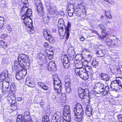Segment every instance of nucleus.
I'll use <instances>...</instances> for the list:
<instances>
[{"instance_id": "nucleus-3", "label": "nucleus", "mask_w": 122, "mask_h": 122, "mask_svg": "<svg viewBox=\"0 0 122 122\" xmlns=\"http://www.w3.org/2000/svg\"><path fill=\"white\" fill-rule=\"evenodd\" d=\"M64 23L63 19L62 18H60L58 20V31L59 34L61 38H63L66 35L65 33V31L64 32V27L65 26Z\"/></svg>"}, {"instance_id": "nucleus-48", "label": "nucleus", "mask_w": 122, "mask_h": 122, "mask_svg": "<svg viewBox=\"0 0 122 122\" xmlns=\"http://www.w3.org/2000/svg\"><path fill=\"white\" fill-rule=\"evenodd\" d=\"M109 87L108 86H106L105 87H104V92H105L106 93H108V91L109 90Z\"/></svg>"}, {"instance_id": "nucleus-2", "label": "nucleus", "mask_w": 122, "mask_h": 122, "mask_svg": "<svg viewBox=\"0 0 122 122\" xmlns=\"http://www.w3.org/2000/svg\"><path fill=\"white\" fill-rule=\"evenodd\" d=\"M73 112L75 114V120L78 122H80L82 119L83 111L80 104H76V106L74 108Z\"/></svg>"}, {"instance_id": "nucleus-49", "label": "nucleus", "mask_w": 122, "mask_h": 122, "mask_svg": "<svg viewBox=\"0 0 122 122\" xmlns=\"http://www.w3.org/2000/svg\"><path fill=\"white\" fill-rule=\"evenodd\" d=\"M8 62V61L5 58H3L2 59L1 62L2 63V64L4 65L7 64Z\"/></svg>"}, {"instance_id": "nucleus-36", "label": "nucleus", "mask_w": 122, "mask_h": 122, "mask_svg": "<svg viewBox=\"0 0 122 122\" xmlns=\"http://www.w3.org/2000/svg\"><path fill=\"white\" fill-rule=\"evenodd\" d=\"M78 8H81V11L82 12V13L83 14V15L84 16V18H85L86 16V9H85V7L84 6H82L81 7H79H79H78ZM83 18V17H82Z\"/></svg>"}, {"instance_id": "nucleus-52", "label": "nucleus", "mask_w": 122, "mask_h": 122, "mask_svg": "<svg viewBox=\"0 0 122 122\" xmlns=\"http://www.w3.org/2000/svg\"><path fill=\"white\" fill-rule=\"evenodd\" d=\"M118 121L120 122H122V114H120L117 116Z\"/></svg>"}, {"instance_id": "nucleus-22", "label": "nucleus", "mask_w": 122, "mask_h": 122, "mask_svg": "<svg viewBox=\"0 0 122 122\" xmlns=\"http://www.w3.org/2000/svg\"><path fill=\"white\" fill-rule=\"evenodd\" d=\"M8 72L6 70L1 73L0 74V82H2L7 77Z\"/></svg>"}, {"instance_id": "nucleus-56", "label": "nucleus", "mask_w": 122, "mask_h": 122, "mask_svg": "<svg viewBox=\"0 0 122 122\" xmlns=\"http://www.w3.org/2000/svg\"><path fill=\"white\" fill-rule=\"evenodd\" d=\"M85 66L86 67L84 69L86 70L87 71V70L88 69H91V67L90 66H89L87 65V64H85V66Z\"/></svg>"}, {"instance_id": "nucleus-47", "label": "nucleus", "mask_w": 122, "mask_h": 122, "mask_svg": "<svg viewBox=\"0 0 122 122\" xmlns=\"http://www.w3.org/2000/svg\"><path fill=\"white\" fill-rule=\"evenodd\" d=\"M105 15L107 18L111 19L112 18V16L109 11H107L106 12Z\"/></svg>"}, {"instance_id": "nucleus-34", "label": "nucleus", "mask_w": 122, "mask_h": 122, "mask_svg": "<svg viewBox=\"0 0 122 122\" xmlns=\"http://www.w3.org/2000/svg\"><path fill=\"white\" fill-rule=\"evenodd\" d=\"M63 116V120H66L67 121L70 122L71 117L70 113L68 114H66L64 115Z\"/></svg>"}, {"instance_id": "nucleus-51", "label": "nucleus", "mask_w": 122, "mask_h": 122, "mask_svg": "<svg viewBox=\"0 0 122 122\" xmlns=\"http://www.w3.org/2000/svg\"><path fill=\"white\" fill-rule=\"evenodd\" d=\"M45 53L47 55H50V54H53V52L52 51H51L49 50H46L45 51Z\"/></svg>"}, {"instance_id": "nucleus-37", "label": "nucleus", "mask_w": 122, "mask_h": 122, "mask_svg": "<svg viewBox=\"0 0 122 122\" xmlns=\"http://www.w3.org/2000/svg\"><path fill=\"white\" fill-rule=\"evenodd\" d=\"M98 26L102 30L101 31V33H105L106 29L104 26L103 25L101 24H100L98 25Z\"/></svg>"}, {"instance_id": "nucleus-24", "label": "nucleus", "mask_w": 122, "mask_h": 122, "mask_svg": "<svg viewBox=\"0 0 122 122\" xmlns=\"http://www.w3.org/2000/svg\"><path fill=\"white\" fill-rule=\"evenodd\" d=\"M70 81L69 79L68 80L66 79L65 80L66 82V92L68 93H70L71 92V89L70 86Z\"/></svg>"}, {"instance_id": "nucleus-29", "label": "nucleus", "mask_w": 122, "mask_h": 122, "mask_svg": "<svg viewBox=\"0 0 122 122\" xmlns=\"http://www.w3.org/2000/svg\"><path fill=\"white\" fill-rule=\"evenodd\" d=\"M39 86L42 88L44 90H47L48 89V87L46 84L41 82H39L38 83Z\"/></svg>"}, {"instance_id": "nucleus-21", "label": "nucleus", "mask_w": 122, "mask_h": 122, "mask_svg": "<svg viewBox=\"0 0 122 122\" xmlns=\"http://www.w3.org/2000/svg\"><path fill=\"white\" fill-rule=\"evenodd\" d=\"M37 6V12L38 14L41 17L43 16L44 14V10L42 4L41 5H36Z\"/></svg>"}, {"instance_id": "nucleus-35", "label": "nucleus", "mask_w": 122, "mask_h": 122, "mask_svg": "<svg viewBox=\"0 0 122 122\" xmlns=\"http://www.w3.org/2000/svg\"><path fill=\"white\" fill-rule=\"evenodd\" d=\"M10 109L12 110V111H16L17 109V103L16 102L15 103L11 104Z\"/></svg>"}, {"instance_id": "nucleus-61", "label": "nucleus", "mask_w": 122, "mask_h": 122, "mask_svg": "<svg viewBox=\"0 0 122 122\" xmlns=\"http://www.w3.org/2000/svg\"><path fill=\"white\" fill-rule=\"evenodd\" d=\"M111 22V21L109 20H107L106 22L105 23V24L106 25H107L108 24H110Z\"/></svg>"}, {"instance_id": "nucleus-30", "label": "nucleus", "mask_w": 122, "mask_h": 122, "mask_svg": "<svg viewBox=\"0 0 122 122\" xmlns=\"http://www.w3.org/2000/svg\"><path fill=\"white\" fill-rule=\"evenodd\" d=\"M100 77H101L102 79L106 81H108L110 78L108 75L105 73L101 74L100 75Z\"/></svg>"}, {"instance_id": "nucleus-55", "label": "nucleus", "mask_w": 122, "mask_h": 122, "mask_svg": "<svg viewBox=\"0 0 122 122\" xmlns=\"http://www.w3.org/2000/svg\"><path fill=\"white\" fill-rule=\"evenodd\" d=\"M61 97L62 99H63L65 101L66 99V95L65 93H63L61 94Z\"/></svg>"}, {"instance_id": "nucleus-23", "label": "nucleus", "mask_w": 122, "mask_h": 122, "mask_svg": "<svg viewBox=\"0 0 122 122\" xmlns=\"http://www.w3.org/2000/svg\"><path fill=\"white\" fill-rule=\"evenodd\" d=\"M71 23L70 22H68L66 26V27L65 26L64 27L65 30V33L66 35V39H67L69 37V29L71 27Z\"/></svg>"}, {"instance_id": "nucleus-39", "label": "nucleus", "mask_w": 122, "mask_h": 122, "mask_svg": "<svg viewBox=\"0 0 122 122\" xmlns=\"http://www.w3.org/2000/svg\"><path fill=\"white\" fill-rule=\"evenodd\" d=\"M27 79L25 82L26 84L30 87H33L32 81L30 80H28Z\"/></svg>"}, {"instance_id": "nucleus-58", "label": "nucleus", "mask_w": 122, "mask_h": 122, "mask_svg": "<svg viewBox=\"0 0 122 122\" xmlns=\"http://www.w3.org/2000/svg\"><path fill=\"white\" fill-rule=\"evenodd\" d=\"M44 47L46 48H47L48 47L49 45L48 43L45 42L44 44Z\"/></svg>"}, {"instance_id": "nucleus-6", "label": "nucleus", "mask_w": 122, "mask_h": 122, "mask_svg": "<svg viewBox=\"0 0 122 122\" xmlns=\"http://www.w3.org/2000/svg\"><path fill=\"white\" fill-rule=\"evenodd\" d=\"M117 78L115 80L112 81L111 83V87L112 89L115 91H117L120 88L118 86L122 87V79L120 78V80H118Z\"/></svg>"}, {"instance_id": "nucleus-4", "label": "nucleus", "mask_w": 122, "mask_h": 122, "mask_svg": "<svg viewBox=\"0 0 122 122\" xmlns=\"http://www.w3.org/2000/svg\"><path fill=\"white\" fill-rule=\"evenodd\" d=\"M55 76H53L54 89L58 94L61 92V81L58 77L56 78Z\"/></svg>"}, {"instance_id": "nucleus-19", "label": "nucleus", "mask_w": 122, "mask_h": 122, "mask_svg": "<svg viewBox=\"0 0 122 122\" xmlns=\"http://www.w3.org/2000/svg\"><path fill=\"white\" fill-rule=\"evenodd\" d=\"M13 93H10L8 94L7 96V100L10 104L15 103L16 102L15 98L14 96Z\"/></svg>"}, {"instance_id": "nucleus-42", "label": "nucleus", "mask_w": 122, "mask_h": 122, "mask_svg": "<svg viewBox=\"0 0 122 122\" xmlns=\"http://www.w3.org/2000/svg\"><path fill=\"white\" fill-rule=\"evenodd\" d=\"M42 122H50L48 116H44L42 119Z\"/></svg>"}, {"instance_id": "nucleus-64", "label": "nucleus", "mask_w": 122, "mask_h": 122, "mask_svg": "<svg viewBox=\"0 0 122 122\" xmlns=\"http://www.w3.org/2000/svg\"><path fill=\"white\" fill-rule=\"evenodd\" d=\"M22 98L20 97H18L17 98V100L19 101H21L22 100Z\"/></svg>"}, {"instance_id": "nucleus-14", "label": "nucleus", "mask_w": 122, "mask_h": 122, "mask_svg": "<svg viewBox=\"0 0 122 122\" xmlns=\"http://www.w3.org/2000/svg\"><path fill=\"white\" fill-rule=\"evenodd\" d=\"M28 56L26 55L21 54H20L17 58L18 61L22 63H25L27 62L28 59Z\"/></svg>"}, {"instance_id": "nucleus-57", "label": "nucleus", "mask_w": 122, "mask_h": 122, "mask_svg": "<svg viewBox=\"0 0 122 122\" xmlns=\"http://www.w3.org/2000/svg\"><path fill=\"white\" fill-rule=\"evenodd\" d=\"M53 54H50V55H47L49 60H51L52 59L53 57Z\"/></svg>"}, {"instance_id": "nucleus-27", "label": "nucleus", "mask_w": 122, "mask_h": 122, "mask_svg": "<svg viewBox=\"0 0 122 122\" xmlns=\"http://www.w3.org/2000/svg\"><path fill=\"white\" fill-rule=\"evenodd\" d=\"M92 109L90 106L87 107L86 111V115L88 117L91 116L92 115Z\"/></svg>"}, {"instance_id": "nucleus-44", "label": "nucleus", "mask_w": 122, "mask_h": 122, "mask_svg": "<svg viewBox=\"0 0 122 122\" xmlns=\"http://www.w3.org/2000/svg\"><path fill=\"white\" fill-rule=\"evenodd\" d=\"M19 2L21 3L22 4H24V5H27L28 4L27 0H18Z\"/></svg>"}, {"instance_id": "nucleus-50", "label": "nucleus", "mask_w": 122, "mask_h": 122, "mask_svg": "<svg viewBox=\"0 0 122 122\" xmlns=\"http://www.w3.org/2000/svg\"><path fill=\"white\" fill-rule=\"evenodd\" d=\"M35 5H41V2L40 0H36L35 1Z\"/></svg>"}, {"instance_id": "nucleus-8", "label": "nucleus", "mask_w": 122, "mask_h": 122, "mask_svg": "<svg viewBox=\"0 0 122 122\" xmlns=\"http://www.w3.org/2000/svg\"><path fill=\"white\" fill-rule=\"evenodd\" d=\"M23 69V70H22L20 69V70L16 72V78L17 79L20 80L24 77L27 74L26 69L25 68V69Z\"/></svg>"}, {"instance_id": "nucleus-45", "label": "nucleus", "mask_w": 122, "mask_h": 122, "mask_svg": "<svg viewBox=\"0 0 122 122\" xmlns=\"http://www.w3.org/2000/svg\"><path fill=\"white\" fill-rule=\"evenodd\" d=\"M88 74L87 73L83 75H82L81 76L80 78L82 79L86 80L88 79Z\"/></svg>"}, {"instance_id": "nucleus-33", "label": "nucleus", "mask_w": 122, "mask_h": 122, "mask_svg": "<svg viewBox=\"0 0 122 122\" xmlns=\"http://www.w3.org/2000/svg\"><path fill=\"white\" fill-rule=\"evenodd\" d=\"M30 115L29 112L26 111L25 112L24 114V120H25L26 121L30 120Z\"/></svg>"}, {"instance_id": "nucleus-9", "label": "nucleus", "mask_w": 122, "mask_h": 122, "mask_svg": "<svg viewBox=\"0 0 122 122\" xmlns=\"http://www.w3.org/2000/svg\"><path fill=\"white\" fill-rule=\"evenodd\" d=\"M27 5H25L23 6L22 8L21 11H20L21 14L22 16L24 15H26V16H30L31 15V10L30 9H28L27 7Z\"/></svg>"}, {"instance_id": "nucleus-54", "label": "nucleus", "mask_w": 122, "mask_h": 122, "mask_svg": "<svg viewBox=\"0 0 122 122\" xmlns=\"http://www.w3.org/2000/svg\"><path fill=\"white\" fill-rule=\"evenodd\" d=\"M104 0L108 3L109 5H112L114 4L113 1L112 0Z\"/></svg>"}, {"instance_id": "nucleus-10", "label": "nucleus", "mask_w": 122, "mask_h": 122, "mask_svg": "<svg viewBox=\"0 0 122 122\" xmlns=\"http://www.w3.org/2000/svg\"><path fill=\"white\" fill-rule=\"evenodd\" d=\"M78 90L79 95L81 98H84L85 96L87 97L88 95L89 91L87 89H84L81 88Z\"/></svg>"}, {"instance_id": "nucleus-38", "label": "nucleus", "mask_w": 122, "mask_h": 122, "mask_svg": "<svg viewBox=\"0 0 122 122\" xmlns=\"http://www.w3.org/2000/svg\"><path fill=\"white\" fill-rule=\"evenodd\" d=\"M16 121L17 122H25V121L23 120L22 116L21 115L18 116Z\"/></svg>"}, {"instance_id": "nucleus-11", "label": "nucleus", "mask_w": 122, "mask_h": 122, "mask_svg": "<svg viewBox=\"0 0 122 122\" xmlns=\"http://www.w3.org/2000/svg\"><path fill=\"white\" fill-rule=\"evenodd\" d=\"M62 61L64 67L67 69L70 67L69 60L66 55H64L61 57Z\"/></svg>"}, {"instance_id": "nucleus-13", "label": "nucleus", "mask_w": 122, "mask_h": 122, "mask_svg": "<svg viewBox=\"0 0 122 122\" xmlns=\"http://www.w3.org/2000/svg\"><path fill=\"white\" fill-rule=\"evenodd\" d=\"M50 32L48 30H45L43 32V35L44 38L50 42L54 41L53 37L49 34Z\"/></svg>"}, {"instance_id": "nucleus-32", "label": "nucleus", "mask_w": 122, "mask_h": 122, "mask_svg": "<svg viewBox=\"0 0 122 122\" xmlns=\"http://www.w3.org/2000/svg\"><path fill=\"white\" fill-rule=\"evenodd\" d=\"M105 54V51L102 50L101 49L96 52V54L99 57H103Z\"/></svg>"}, {"instance_id": "nucleus-12", "label": "nucleus", "mask_w": 122, "mask_h": 122, "mask_svg": "<svg viewBox=\"0 0 122 122\" xmlns=\"http://www.w3.org/2000/svg\"><path fill=\"white\" fill-rule=\"evenodd\" d=\"M19 61H15L14 62V65L12 67L13 70H15L16 71L20 69L21 67L23 69H25V66L23 63L21 64Z\"/></svg>"}, {"instance_id": "nucleus-59", "label": "nucleus", "mask_w": 122, "mask_h": 122, "mask_svg": "<svg viewBox=\"0 0 122 122\" xmlns=\"http://www.w3.org/2000/svg\"><path fill=\"white\" fill-rule=\"evenodd\" d=\"M1 37L2 39H4L5 37H6V34H4L2 35L1 36Z\"/></svg>"}, {"instance_id": "nucleus-53", "label": "nucleus", "mask_w": 122, "mask_h": 122, "mask_svg": "<svg viewBox=\"0 0 122 122\" xmlns=\"http://www.w3.org/2000/svg\"><path fill=\"white\" fill-rule=\"evenodd\" d=\"M4 19L3 18L0 17V25H3L4 23Z\"/></svg>"}, {"instance_id": "nucleus-15", "label": "nucleus", "mask_w": 122, "mask_h": 122, "mask_svg": "<svg viewBox=\"0 0 122 122\" xmlns=\"http://www.w3.org/2000/svg\"><path fill=\"white\" fill-rule=\"evenodd\" d=\"M52 119L53 120H56V122H61V115L60 113L56 112L52 114Z\"/></svg>"}, {"instance_id": "nucleus-16", "label": "nucleus", "mask_w": 122, "mask_h": 122, "mask_svg": "<svg viewBox=\"0 0 122 122\" xmlns=\"http://www.w3.org/2000/svg\"><path fill=\"white\" fill-rule=\"evenodd\" d=\"M74 71L76 75L79 76L80 77L82 75H83L87 73V71L84 68H81L80 70L78 69H75Z\"/></svg>"}, {"instance_id": "nucleus-20", "label": "nucleus", "mask_w": 122, "mask_h": 122, "mask_svg": "<svg viewBox=\"0 0 122 122\" xmlns=\"http://www.w3.org/2000/svg\"><path fill=\"white\" fill-rule=\"evenodd\" d=\"M56 68V64L54 61H52L49 62L48 66V70L53 71Z\"/></svg>"}, {"instance_id": "nucleus-60", "label": "nucleus", "mask_w": 122, "mask_h": 122, "mask_svg": "<svg viewBox=\"0 0 122 122\" xmlns=\"http://www.w3.org/2000/svg\"><path fill=\"white\" fill-rule=\"evenodd\" d=\"M73 15V12H68V15L69 16L71 17Z\"/></svg>"}, {"instance_id": "nucleus-18", "label": "nucleus", "mask_w": 122, "mask_h": 122, "mask_svg": "<svg viewBox=\"0 0 122 122\" xmlns=\"http://www.w3.org/2000/svg\"><path fill=\"white\" fill-rule=\"evenodd\" d=\"M37 57L39 59L40 62L43 63L47 62L46 56L44 54L41 53H39L37 56Z\"/></svg>"}, {"instance_id": "nucleus-26", "label": "nucleus", "mask_w": 122, "mask_h": 122, "mask_svg": "<svg viewBox=\"0 0 122 122\" xmlns=\"http://www.w3.org/2000/svg\"><path fill=\"white\" fill-rule=\"evenodd\" d=\"M83 65L85 66V63L84 61L82 62V61H81V62L78 61L75 64V66L76 67V69H78L80 70L81 68H82Z\"/></svg>"}, {"instance_id": "nucleus-28", "label": "nucleus", "mask_w": 122, "mask_h": 122, "mask_svg": "<svg viewBox=\"0 0 122 122\" xmlns=\"http://www.w3.org/2000/svg\"><path fill=\"white\" fill-rule=\"evenodd\" d=\"M1 84H2L3 89H6L7 91L9 92V83L8 82L5 81L2 83Z\"/></svg>"}, {"instance_id": "nucleus-43", "label": "nucleus", "mask_w": 122, "mask_h": 122, "mask_svg": "<svg viewBox=\"0 0 122 122\" xmlns=\"http://www.w3.org/2000/svg\"><path fill=\"white\" fill-rule=\"evenodd\" d=\"M92 65L95 67L96 66H97L98 65V62L96 61L95 59H94L93 60V61L92 63Z\"/></svg>"}, {"instance_id": "nucleus-40", "label": "nucleus", "mask_w": 122, "mask_h": 122, "mask_svg": "<svg viewBox=\"0 0 122 122\" xmlns=\"http://www.w3.org/2000/svg\"><path fill=\"white\" fill-rule=\"evenodd\" d=\"M0 45L1 46V47L5 49L7 47V45L6 43H5L4 41L2 40L0 41Z\"/></svg>"}, {"instance_id": "nucleus-25", "label": "nucleus", "mask_w": 122, "mask_h": 122, "mask_svg": "<svg viewBox=\"0 0 122 122\" xmlns=\"http://www.w3.org/2000/svg\"><path fill=\"white\" fill-rule=\"evenodd\" d=\"M49 12V14L50 15H53L54 14H57L58 13V11L55 6H51Z\"/></svg>"}, {"instance_id": "nucleus-41", "label": "nucleus", "mask_w": 122, "mask_h": 122, "mask_svg": "<svg viewBox=\"0 0 122 122\" xmlns=\"http://www.w3.org/2000/svg\"><path fill=\"white\" fill-rule=\"evenodd\" d=\"M15 87L14 84L12 83L11 85L10 88H9V92H10V93L11 92V93H12V92L15 90Z\"/></svg>"}, {"instance_id": "nucleus-1", "label": "nucleus", "mask_w": 122, "mask_h": 122, "mask_svg": "<svg viewBox=\"0 0 122 122\" xmlns=\"http://www.w3.org/2000/svg\"><path fill=\"white\" fill-rule=\"evenodd\" d=\"M114 38L111 39L110 37L108 36L105 41L106 45L109 48H116L118 47L121 45L120 40L116 36H114Z\"/></svg>"}, {"instance_id": "nucleus-17", "label": "nucleus", "mask_w": 122, "mask_h": 122, "mask_svg": "<svg viewBox=\"0 0 122 122\" xmlns=\"http://www.w3.org/2000/svg\"><path fill=\"white\" fill-rule=\"evenodd\" d=\"M70 5L72 7L71 9L74 10V13L76 14V15L78 16H80L81 17H82V15H83V14L82 12L81 11V8H78L74 9V5L73 4H71Z\"/></svg>"}, {"instance_id": "nucleus-5", "label": "nucleus", "mask_w": 122, "mask_h": 122, "mask_svg": "<svg viewBox=\"0 0 122 122\" xmlns=\"http://www.w3.org/2000/svg\"><path fill=\"white\" fill-rule=\"evenodd\" d=\"M30 16H26V15H24L22 16V19L23 20V23L26 27L29 28L30 30L33 27L32 22Z\"/></svg>"}, {"instance_id": "nucleus-63", "label": "nucleus", "mask_w": 122, "mask_h": 122, "mask_svg": "<svg viewBox=\"0 0 122 122\" xmlns=\"http://www.w3.org/2000/svg\"><path fill=\"white\" fill-rule=\"evenodd\" d=\"M8 92L6 91V89H3V90L2 91V92L3 93V94H4L5 93V92Z\"/></svg>"}, {"instance_id": "nucleus-46", "label": "nucleus", "mask_w": 122, "mask_h": 122, "mask_svg": "<svg viewBox=\"0 0 122 122\" xmlns=\"http://www.w3.org/2000/svg\"><path fill=\"white\" fill-rule=\"evenodd\" d=\"M87 56L86 59L84 61L85 63L86 62V63H87L88 62L90 61L92 58V57L90 55H88Z\"/></svg>"}, {"instance_id": "nucleus-62", "label": "nucleus", "mask_w": 122, "mask_h": 122, "mask_svg": "<svg viewBox=\"0 0 122 122\" xmlns=\"http://www.w3.org/2000/svg\"><path fill=\"white\" fill-rule=\"evenodd\" d=\"M56 95L55 94H53L52 98L53 99H55L56 98Z\"/></svg>"}, {"instance_id": "nucleus-7", "label": "nucleus", "mask_w": 122, "mask_h": 122, "mask_svg": "<svg viewBox=\"0 0 122 122\" xmlns=\"http://www.w3.org/2000/svg\"><path fill=\"white\" fill-rule=\"evenodd\" d=\"M104 87V85L103 83L97 82L95 84L93 87V90L96 93H103Z\"/></svg>"}, {"instance_id": "nucleus-31", "label": "nucleus", "mask_w": 122, "mask_h": 122, "mask_svg": "<svg viewBox=\"0 0 122 122\" xmlns=\"http://www.w3.org/2000/svg\"><path fill=\"white\" fill-rule=\"evenodd\" d=\"M70 107L69 106L66 105L64 107L63 110V115L66 114L70 113Z\"/></svg>"}]
</instances>
